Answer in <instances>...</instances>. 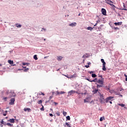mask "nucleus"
<instances>
[{"mask_svg": "<svg viewBox=\"0 0 127 127\" xmlns=\"http://www.w3.org/2000/svg\"><path fill=\"white\" fill-rule=\"evenodd\" d=\"M39 95H40V96H41V95L42 96H45V94H44V93H43V92H40Z\"/></svg>", "mask_w": 127, "mask_h": 127, "instance_id": "c756f323", "label": "nucleus"}, {"mask_svg": "<svg viewBox=\"0 0 127 127\" xmlns=\"http://www.w3.org/2000/svg\"><path fill=\"white\" fill-rule=\"evenodd\" d=\"M77 25V23L73 22L69 25V26H71V27H74V26H76Z\"/></svg>", "mask_w": 127, "mask_h": 127, "instance_id": "0eeeda50", "label": "nucleus"}, {"mask_svg": "<svg viewBox=\"0 0 127 127\" xmlns=\"http://www.w3.org/2000/svg\"><path fill=\"white\" fill-rule=\"evenodd\" d=\"M97 25V23L95 24V25H94V26H96Z\"/></svg>", "mask_w": 127, "mask_h": 127, "instance_id": "e2e57ef3", "label": "nucleus"}, {"mask_svg": "<svg viewBox=\"0 0 127 127\" xmlns=\"http://www.w3.org/2000/svg\"><path fill=\"white\" fill-rule=\"evenodd\" d=\"M39 104H42V100H40L38 101Z\"/></svg>", "mask_w": 127, "mask_h": 127, "instance_id": "2f4dec72", "label": "nucleus"}, {"mask_svg": "<svg viewBox=\"0 0 127 127\" xmlns=\"http://www.w3.org/2000/svg\"><path fill=\"white\" fill-rule=\"evenodd\" d=\"M90 82H97V78H95V79L90 81Z\"/></svg>", "mask_w": 127, "mask_h": 127, "instance_id": "c9c22d12", "label": "nucleus"}, {"mask_svg": "<svg viewBox=\"0 0 127 127\" xmlns=\"http://www.w3.org/2000/svg\"><path fill=\"white\" fill-rule=\"evenodd\" d=\"M118 106H120V107H122V108H124V107H125V104H118Z\"/></svg>", "mask_w": 127, "mask_h": 127, "instance_id": "aec40b11", "label": "nucleus"}, {"mask_svg": "<svg viewBox=\"0 0 127 127\" xmlns=\"http://www.w3.org/2000/svg\"><path fill=\"white\" fill-rule=\"evenodd\" d=\"M8 63H9V64H13V61L11 60H8Z\"/></svg>", "mask_w": 127, "mask_h": 127, "instance_id": "f3484780", "label": "nucleus"}, {"mask_svg": "<svg viewBox=\"0 0 127 127\" xmlns=\"http://www.w3.org/2000/svg\"><path fill=\"white\" fill-rule=\"evenodd\" d=\"M75 93H76V94H78V95H80V94L82 95H84V93H80L78 91H75Z\"/></svg>", "mask_w": 127, "mask_h": 127, "instance_id": "c85d7f7f", "label": "nucleus"}, {"mask_svg": "<svg viewBox=\"0 0 127 127\" xmlns=\"http://www.w3.org/2000/svg\"><path fill=\"white\" fill-rule=\"evenodd\" d=\"M126 81L127 82V77H126Z\"/></svg>", "mask_w": 127, "mask_h": 127, "instance_id": "680f3d73", "label": "nucleus"}, {"mask_svg": "<svg viewBox=\"0 0 127 127\" xmlns=\"http://www.w3.org/2000/svg\"><path fill=\"white\" fill-rule=\"evenodd\" d=\"M101 12L102 14H103V15H106L107 11H106V9L105 8H102Z\"/></svg>", "mask_w": 127, "mask_h": 127, "instance_id": "423d86ee", "label": "nucleus"}, {"mask_svg": "<svg viewBox=\"0 0 127 127\" xmlns=\"http://www.w3.org/2000/svg\"><path fill=\"white\" fill-rule=\"evenodd\" d=\"M34 59H35V60H38V58H37V56L36 55H35L34 56Z\"/></svg>", "mask_w": 127, "mask_h": 127, "instance_id": "4be33fe9", "label": "nucleus"}, {"mask_svg": "<svg viewBox=\"0 0 127 127\" xmlns=\"http://www.w3.org/2000/svg\"><path fill=\"white\" fill-rule=\"evenodd\" d=\"M49 115H50V117H52L53 116V114H50Z\"/></svg>", "mask_w": 127, "mask_h": 127, "instance_id": "09e8293b", "label": "nucleus"}, {"mask_svg": "<svg viewBox=\"0 0 127 127\" xmlns=\"http://www.w3.org/2000/svg\"><path fill=\"white\" fill-rule=\"evenodd\" d=\"M15 25H16V27H18V28L21 27V24H16Z\"/></svg>", "mask_w": 127, "mask_h": 127, "instance_id": "6ab92c4d", "label": "nucleus"}, {"mask_svg": "<svg viewBox=\"0 0 127 127\" xmlns=\"http://www.w3.org/2000/svg\"><path fill=\"white\" fill-rule=\"evenodd\" d=\"M100 122H103V118L101 117L100 119Z\"/></svg>", "mask_w": 127, "mask_h": 127, "instance_id": "a19ab883", "label": "nucleus"}, {"mask_svg": "<svg viewBox=\"0 0 127 127\" xmlns=\"http://www.w3.org/2000/svg\"><path fill=\"white\" fill-rule=\"evenodd\" d=\"M88 73H89V74H92V73H94V71H89Z\"/></svg>", "mask_w": 127, "mask_h": 127, "instance_id": "ea45409f", "label": "nucleus"}, {"mask_svg": "<svg viewBox=\"0 0 127 127\" xmlns=\"http://www.w3.org/2000/svg\"><path fill=\"white\" fill-rule=\"evenodd\" d=\"M48 57H44V59H46V58H47Z\"/></svg>", "mask_w": 127, "mask_h": 127, "instance_id": "13d9d810", "label": "nucleus"}, {"mask_svg": "<svg viewBox=\"0 0 127 127\" xmlns=\"http://www.w3.org/2000/svg\"><path fill=\"white\" fill-rule=\"evenodd\" d=\"M73 77H74V75H71V78H73Z\"/></svg>", "mask_w": 127, "mask_h": 127, "instance_id": "bf43d9fd", "label": "nucleus"}, {"mask_svg": "<svg viewBox=\"0 0 127 127\" xmlns=\"http://www.w3.org/2000/svg\"><path fill=\"white\" fill-rule=\"evenodd\" d=\"M101 87H103V85H97V88L98 89V88H101Z\"/></svg>", "mask_w": 127, "mask_h": 127, "instance_id": "473e14b6", "label": "nucleus"}, {"mask_svg": "<svg viewBox=\"0 0 127 127\" xmlns=\"http://www.w3.org/2000/svg\"><path fill=\"white\" fill-rule=\"evenodd\" d=\"M23 68H26V66H23Z\"/></svg>", "mask_w": 127, "mask_h": 127, "instance_id": "0e129e2a", "label": "nucleus"}, {"mask_svg": "<svg viewBox=\"0 0 127 127\" xmlns=\"http://www.w3.org/2000/svg\"><path fill=\"white\" fill-rule=\"evenodd\" d=\"M15 101V99L14 98H11L10 99V102H9L10 105H14V102Z\"/></svg>", "mask_w": 127, "mask_h": 127, "instance_id": "20e7f679", "label": "nucleus"}, {"mask_svg": "<svg viewBox=\"0 0 127 127\" xmlns=\"http://www.w3.org/2000/svg\"><path fill=\"white\" fill-rule=\"evenodd\" d=\"M101 61L102 63H103V64H106V62H105V60H104V59H102L101 60Z\"/></svg>", "mask_w": 127, "mask_h": 127, "instance_id": "412c9836", "label": "nucleus"}, {"mask_svg": "<svg viewBox=\"0 0 127 127\" xmlns=\"http://www.w3.org/2000/svg\"><path fill=\"white\" fill-rule=\"evenodd\" d=\"M89 98H87L86 99L84 100V103H89Z\"/></svg>", "mask_w": 127, "mask_h": 127, "instance_id": "2eb2a0df", "label": "nucleus"}, {"mask_svg": "<svg viewBox=\"0 0 127 127\" xmlns=\"http://www.w3.org/2000/svg\"><path fill=\"white\" fill-rule=\"evenodd\" d=\"M85 57H87V56H86V55H84L82 56V58H85Z\"/></svg>", "mask_w": 127, "mask_h": 127, "instance_id": "de8ad7c7", "label": "nucleus"}, {"mask_svg": "<svg viewBox=\"0 0 127 127\" xmlns=\"http://www.w3.org/2000/svg\"><path fill=\"white\" fill-rule=\"evenodd\" d=\"M123 6H124V7L123 9H122V10H127V8H126V5H125V3H123Z\"/></svg>", "mask_w": 127, "mask_h": 127, "instance_id": "a211bd4d", "label": "nucleus"}, {"mask_svg": "<svg viewBox=\"0 0 127 127\" xmlns=\"http://www.w3.org/2000/svg\"><path fill=\"white\" fill-rule=\"evenodd\" d=\"M105 1H106L107 3L112 5V1L111 0H105Z\"/></svg>", "mask_w": 127, "mask_h": 127, "instance_id": "9d476101", "label": "nucleus"}, {"mask_svg": "<svg viewBox=\"0 0 127 127\" xmlns=\"http://www.w3.org/2000/svg\"><path fill=\"white\" fill-rule=\"evenodd\" d=\"M92 78H96V77H97V75H96V74H92Z\"/></svg>", "mask_w": 127, "mask_h": 127, "instance_id": "cd10ccee", "label": "nucleus"}, {"mask_svg": "<svg viewBox=\"0 0 127 127\" xmlns=\"http://www.w3.org/2000/svg\"><path fill=\"white\" fill-rule=\"evenodd\" d=\"M6 125L8 126V127H11V126H12V125H11L10 123H7Z\"/></svg>", "mask_w": 127, "mask_h": 127, "instance_id": "72a5a7b5", "label": "nucleus"}, {"mask_svg": "<svg viewBox=\"0 0 127 127\" xmlns=\"http://www.w3.org/2000/svg\"><path fill=\"white\" fill-rule=\"evenodd\" d=\"M122 23H123V22H119L114 23V24L116 26H118V25H122Z\"/></svg>", "mask_w": 127, "mask_h": 127, "instance_id": "1a4fd4ad", "label": "nucleus"}, {"mask_svg": "<svg viewBox=\"0 0 127 127\" xmlns=\"http://www.w3.org/2000/svg\"><path fill=\"white\" fill-rule=\"evenodd\" d=\"M102 69L103 70V71H106L107 70V68H106V64H103Z\"/></svg>", "mask_w": 127, "mask_h": 127, "instance_id": "f8f14e48", "label": "nucleus"}, {"mask_svg": "<svg viewBox=\"0 0 127 127\" xmlns=\"http://www.w3.org/2000/svg\"><path fill=\"white\" fill-rule=\"evenodd\" d=\"M65 126H67V127H71V126L70 125V124H69V123H66L65 124Z\"/></svg>", "mask_w": 127, "mask_h": 127, "instance_id": "393cba45", "label": "nucleus"}, {"mask_svg": "<svg viewBox=\"0 0 127 127\" xmlns=\"http://www.w3.org/2000/svg\"><path fill=\"white\" fill-rule=\"evenodd\" d=\"M52 98H53V96H50L49 98L50 100H51V99H52Z\"/></svg>", "mask_w": 127, "mask_h": 127, "instance_id": "49530a36", "label": "nucleus"}, {"mask_svg": "<svg viewBox=\"0 0 127 127\" xmlns=\"http://www.w3.org/2000/svg\"><path fill=\"white\" fill-rule=\"evenodd\" d=\"M111 100H112V96L107 97L106 99H105L104 103H110V104H112V101H111Z\"/></svg>", "mask_w": 127, "mask_h": 127, "instance_id": "f03ea898", "label": "nucleus"}, {"mask_svg": "<svg viewBox=\"0 0 127 127\" xmlns=\"http://www.w3.org/2000/svg\"><path fill=\"white\" fill-rule=\"evenodd\" d=\"M112 8L113 9V10H115V8H116V6L115 5L112 4Z\"/></svg>", "mask_w": 127, "mask_h": 127, "instance_id": "b1692460", "label": "nucleus"}, {"mask_svg": "<svg viewBox=\"0 0 127 127\" xmlns=\"http://www.w3.org/2000/svg\"><path fill=\"white\" fill-rule=\"evenodd\" d=\"M88 65H91V63L89 62L88 63H87Z\"/></svg>", "mask_w": 127, "mask_h": 127, "instance_id": "5fc2aeb1", "label": "nucleus"}, {"mask_svg": "<svg viewBox=\"0 0 127 127\" xmlns=\"http://www.w3.org/2000/svg\"><path fill=\"white\" fill-rule=\"evenodd\" d=\"M28 70H29V68H27L24 69V72H27Z\"/></svg>", "mask_w": 127, "mask_h": 127, "instance_id": "e433bc0d", "label": "nucleus"}, {"mask_svg": "<svg viewBox=\"0 0 127 127\" xmlns=\"http://www.w3.org/2000/svg\"><path fill=\"white\" fill-rule=\"evenodd\" d=\"M122 90H124V89H120V91H122Z\"/></svg>", "mask_w": 127, "mask_h": 127, "instance_id": "338daca9", "label": "nucleus"}, {"mask_svg": "<svg viewBox=\"0 0 127 127\" xmlns=\"http://www.w3.org/2000/svg\"><path fill=\"white\" fill-rule=\"evenodd\" d=\"M26 64H27V63H23L22 64V65H23V66H25V65H26Z\"/></svg>", "mask_w": 127, "mask_h": 127, "instance_id": "37998d69", "label": "nucleus"}, {"mask_svg": "<svg viewBox=\"0 0 127 127\" xmlns=\"http://www.w3.org/2000/svg\"><path fill=\"white\" fill-rule=\"evenodd\" d=\"M57 116H60V114H59V113H57Z\"/></svg>", "mask_w": 127, "mask_h": 127, "instance_id": "603ef678", "label": "nucleus"}, {"mask_svg": "<svg viewBox=\"0 0 127 127\" xmlns=\"http://www.w3.org/2000/svg\"><path fill=\"white\" fill-rule=\"evenodd\" d=\"M124 76L126 77V78H127V74H124Z\"/></svg>", "mask_w": 127, "mask_h": 127, "instance_id": "6e6d98bb", "label": "nucleus"}, {"mask_svg": "<svg viewBox=\"0 0 127 127\" xmlns=\"http://www.w3.org/2000/svg\"><path fill=\"white\" fill-rule=\"evenodd\" d=\"M86 80H87V81H89V82H91V81H92V80L87 78Z\"/></svg>", "mask_w": 127, "mask_h": 127, "instance_id": "a18cd8bd", "label": "nucleus"}, {"mask_svg": "<svg viewBox=\"0 0 127 127\" xmlns=\"http://www.w3.org/2000/svg\"><path fill=\"white\" fill-rule=\"evenodd\" d=\"M98 91H99V89H94V90L92 91V93H93V94H96V93H97Z\"/></svg>", "mask_w": 127, "mask_h": 127, "instance_id": "4468645a", "label": "nucleus"}, {"mask_svg": "<svg viewBox=\"0 0 127 127\" xmlns=\"http://www.w3.org/2000/svg\"><path fill=\"white\" fill-rule=\"evenodd\" d=\"M84 95H86V93H83Z\"/></svg>", "mask_w": 127, "mask_h": 127, "instance_id": "774afa93", "label": "nucleus"}, {"mask_svg": "<svg viewBox=\"0 0 127 127\" xmlns=\"http://www.w3.org/2000/svg\"><path fill=\"white\" fill-rule=\"evenodd\" d=\"M74 93H76V91L75 90H70L68 92V97H70V96L73 95V94H74Z\"/></svg>", "mask_w": 127, "mask_h": 127, "instance_id": "7ed1b4c3", "label": "nucleus"}, {"mask_svg": "<svg viewBox=\"0 0 127 127\" xmlns=\"http://www.w3.org/2000/svg\"><path fill=\"white\" fill-rule=\"evenodd\" d=\"M113 28V29H115V30H120V28L114 27Z\"/></svg>", "mask_w": 127, "mask_h": 127, "instance_id": "a878e982", "label": "nucleus"}, {"mask_svg": "<svg viewBox=\"0 0 127 127\" xmlns=\"http://www.w3.org/2000/svg\"><path fill=\"white\" fill-rule=\"evenodd\" d=\"M66 120H67V121H70V116H67L66 117Z\"/></svg>", "mask_w": 127, "mask_h": 127, "instance_id": "f704fd0d", "label": "nucleus"}, {"mask_svg": "<svg viewBox=\"0 0 127 127\" xmlns=\"http://www.w3.org/2000/svg\"><path fill=\"white\" fill-rule=\"evenodd\" d=\"M1 66H2V64H0V67H1Z\"/></svg>", "mask_w": 127, "mask_h": 127, "instance_id": "052dcab7", "label": "nucleus"}, {"mask_svg": "<svg viewBox=\"0 0 127 127\" xmlns=\"http://www.w3.org/2000/svg\"><path fill=\"white\" fill-rule=\"evenodd\" d=\"M100 100L101 104H105V97L103 94L99 93Z\"/></svg>", "mask_w": 127, "mask_h": 127, "instance_id": "f257e3e1", "label": "nucleus"}, {"mask_svg": "<svg viewBox=\"0 0 127 127\" xmlns=\"http://www.w3.org/2000/svg\"><path fill=\"white\" fill-rule=\"evenodd\" d=\"M63 94H65L64 91H61L60 92L59 91H57V95H62Z\"/></svg>", "mask_w": 127, "mask_h": 127, "instance_id": "6e6552de", "label": "nucleus"}, {"mask_svg": "<svg viewBox=\"0 0 127 127\" xmlns=\"http://www.w3.org/2000/svg\"><path fill=\"white\" fill-rule=\"evenodd\" d=\"M1 124L2 125H5V124H6L5 122H3V120H1Z\"/></svg>", "mask_w": 127, "mask_h": 127, "instance_id": "7c9ffc66", "label": "nucleus"}, {"mask_svg": "<svg viewBox=\"0 0 127 127\" xmlns=\"http://www.w3.org/2000/svg\"><path fill=\"white\" fill-rule=\"evenodd\" d=\"M85 68H89V67H90V66L89 65H88V64L87 65H85Z\"/></svg>", "mask_w": 127, "mask_h": 127, "instance_id": "58836bf2", "label": "nucleus"}, {"mask_svg": "<svg viewBox=\"0 0 127 127\" xmlns=\"http://www.w3.org/2000/svg\"><path fill=\"white\" fill-rule=\"evenodd\" d=\"M63 59V57H62L61 56H59L58 57V61H61V60H62Z\"/></svg>", "mask_w": 127, "mask_h": 127, "instance_id": "dca6fc26", "label": "nucleus"}, {"mask_svg": "<svg viewBox=\"0 0 127 127\" xmlns=\"http://www.w3.org/2000/svg\"><path fill=\"white\" fill-rule=\"evenodd\" d=\"M3 115L4 116H6V113H4V114H3Z\"/></svg>", "mask_w": 127, "mask_h": 127, "instance_id": "3c124183", "label": "nucleus"}, {"mask_svg": "<svg viewBox=\"0 0 127 127\" xmlns=\"http://www.w3.org/2000/svg\"><path fill=\"white\" fill-rule=\"evenodd\" d=\"M99 77H100V78H103V75H99Z\"/></svg>", "mask_w": 127, "mask_h": 127, "instance_id": "8fccbe9b", "label": "nucleus"}, {"mask_svg": "<svg viewBox=\"0 0 127 127\" xmlns=\"http://www.w3.org/2000/svg\"><path fill=\"white\" fill-rule=\"evenodd\" d=\"M55 104H56V105H57V104H58V103H57L55 102Z\"/></svg>", "mask_w": 127, "mask_h": 127, "instance_id": "69168bd1", "label": "nucleus"}, {"mask_svg": "<svg viewBox=\"0 0 127 127\" xmlns=\"http://www.w3.org/2000/svg\"><path fill=\"white\" fill-rule=\"evenodd\" d=\"M63 114L64 116H65L66 115H67V112H63Z\"/></svg>", "mask_w": 127, "mask_h": 127, "instance_id": "4c0bfd02", "label": "nucleus"}, {"mask_svg": "<svg viewBox=\"0 0 127 127\" xmlns=\"http://www.w3.org/2000/svg\"><path fill=\"white\" fill-rule=\"evenodd\" d=\"M92 29H93V28H92V27H87V30H91V31H92Z\"/></svg>", "mask_w": 127, "mask_h": 127, "instance_id": "bb28decb", "label": "nucleus"}, {"mask_svg": "<svg viewBox=\"0 0 127 127\" xmlns=\"http://www.w3.org/2000/svg\"><path fill=\"white\" fill-rule=\"evenodd\" d=\"M6 99H7V97H4L3 100H4V101H6Z\"/></svg>", "mask_w": 127, "mask_h": 127, "instance_id": "c03bdc74", "label": "nucleus"}, {"mask_svg": "<svg viewBox=\"0 0 127 127\" xmlns=\"http://www.w3.org/2000/svg\"><path fill=\"white\" fill-rule=\"evenodd\" d=\"M42 30H46V29H45L44 28H43L42 29Z\"/></svg>", "mask_w": 127, "mask_h": 127, "instance_id": "864d4df0", "label": "nucleus"}, {"mask_svg": "<svg viewBox=\"0 0 127 127\" xmlns=\"http://www.w3.org/2000/svg\"><path fill=\"white\" fill-rule=\"evenodd\" d=\"M24 111L25 112H30V111H31V109H30V108H26L24 109Z\"/></svg>", "mask_w": 127, "mask_h": 127, "instance_id": "9b49d317", "label": "nucleus"}, {"mask_svg": "<svg viewBox=\"0 0 127 127\" xmlns=\"http://www.w3.org/2000/svg\"><path fill=\"white\" fill-rule=\"evenodd\" d=\"M104 78H102L101 79H99L97 81V83H99L100 85H104Z\"/></svg>", "mask_w": 127, "mask_h": 127, "instance_id": "39448f33", "label": "nucleus"}, {"mask_svg": "<svg viewBox=\"0 0 127 127\" xmlns=\"http://www.w3.org/2000/svg\"><path fill=\"white\" fill-rule=\"evenodd\" d=\"M79 95L78 96V97H79V99H80L81 96H80V94H79Z\"/></svg>", "mask_w": 127, "mask_h": 127, "instance_id": "4d7b16f0", "label": "nucleus"}, {"mask_svg": "<svg viewBox=\"0 0 127 127\" xmlns=\"http://www.w3.org/2000/svg\"><path fill=\"white\" fill-rule=\"evenodd\" d=\"M8 122H9L10 123H12V124H14V119H10L9 120H8Z\"/></svg>", "mask_w": 127, "mask_h": 127, "instance_id": "ddd939ff", "label": "nucleus"}, {"mask_svg": "<svg viewBox=\"0 0 127 127\" xmlns=\"http://www.w3.org/2000/svg\"><path fill=\"white\" fill-rule=\"evenodd\" d=\"M41 111H44V107L43 106L42 108H41Z\"/></svg>", "mask_w": 127, "mask_h": 127, "instance_id": "79ce46f5", "label": "nucleus"}, {"mask_svg": "<svg viewBox=\"0 0 127 127\" xmlns=\"http://www.w3.org/2000/svg\"><path fill=\"white\" fill-rule=\"evenodd\" d=\"M12 94H10V97H15V93L14 92H13L11 93Z\"/></svg>", "mask_w": 127, "mask_h": 127, "instance_id": "5701e85b", "label": "nucleus"}]
</instances>
